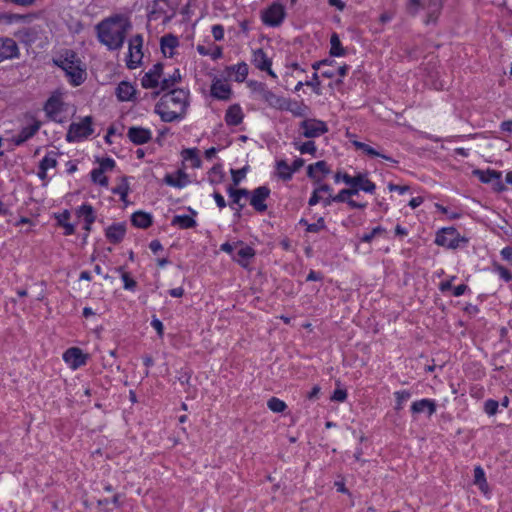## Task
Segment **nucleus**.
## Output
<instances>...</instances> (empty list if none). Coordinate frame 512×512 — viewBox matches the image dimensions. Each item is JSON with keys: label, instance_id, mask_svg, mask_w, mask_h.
Masks as SVG:
<instances>
[{"label": "nucleus", "instance_id": "nucleus-23", "mask_svg": "<svg viewBox=\"0 0 512 512\" xmlns=\"http://www.w3.org/2000/svg\"><path fill=\"white\" fill-rule=\"evenodd\" d=\"M126 230L125 222H115L105 228V236L109 242L117 244L124 239Z\"/></svg>", "mask_w": 512, "mask_h": 512}, {"label": "nucleus", "instance_id": "nucleus-1", "mask_svg": "<svg viewBox=\"0 0 512 512\" xmlns=\"http://www.w3.org/2000/svg\"><path fill=\"white\" fill-rule=\"evenodd\" d=\"M130 28L131 23L128 17L116 14L97 24V38L109 50H117L122 47Z\"/></svg>", "mask_w": 512, "mask_h": 512}, {"label": "nucleus", "instance_id": "nucleus-26", "mask_svg": "<svg viewBox=\"0 0 512 512\" xmlns=\"http://www.w3.org/2000/svg\"><path fill=\"white\" fill-rule=\"evenodd\" d=\"M19 56L16 42L11 38H0V62Z\"/></svg>", "mask_w": 512, "mask_h": 512}, {"label": "nucleus", "instance_id": "nucleus-10", "mask_svg": "<svg viewBox=\"0 0 512 512\" xmlns=\"http://www.w3.org/2000/svg\"><path fill=\"white\" fill-rule=\"evenodd\" d=\"M351 143L356 151L369 158H382L386 161H392L391 157L387 156L383 149L372 142H363L359 140H351Z\"/></svg>", "mask_w": 512, "mask_h": 512}, {"label": "nucleus", "instance_id": "nucleus-64", "mask_svg": "<svg viewBox=\"0 0 512 512\" xmlns=\"http://www.w3.org/2000/svg\"><path fill=\"white\" fill-rule=\"evenodd\" d=\"M423 202H424V198L423 197H421V196L413 197L409 201V206L412 209H415V208L419 207Z\"/></svg>", "mask_w": 512, "mask_h": 512}, {"label": "nucleus", "instance_id": "nucleus-63", "mask_svg": "<svg viewBox=\"0 0 512 512\" xmlns=\"http://www.w3.org/2000/svg\"><path fill=\"white\" fill-rule=\"evenodd\" d=\"M213 198H214L217 206L220 209H222V208H224L226 206V201H225L224 197L220 193L215 192L213 194Z\"/></svg>", "mask_w": 512, "mask_h": 512}, {"label": "nucleus", "instance_id": "nucleus-36", "mask_svg": "<svg viewBox=\"0 0 512 512\" xmlns=\"http://www.w3.org/2000/svg\"><path fill=\"white\" fill-rule=\"evenodd\" d=\"M112 193L118 195L120 200L124 203L127 202V197L130 191V184L127 177H121L116 186L112 188Z\"/></svg>", "mask_w": 512, "mask_h": 512}, {"label": "nucleus", "instance_id": "nucleus-14", "mask_svg": "<svg viewBox=\"0 0 512 512\" xmlns=\"http://www.w3.org/2000/svg\"><path fill=\"white\" fill-rule=\"evenodd\" d=\"M41 122L34 116H27L25 126L21 129L19 135L12 138L15 145H20L30 139L40 128Z\"/></svg>", "mask_w": 512, "mask_h": 512}, {"label": "nucleus", "instance_id": "nucleus-12", "mask_svg": "<svg viewBox=\"0 0 512 512\" xmlns=\"http://www.w3.org/2000/svg\"><path fill=\"white\" fill-rule=\"evenodd\" d=\"M356 196L355 190L350 188L341 189L336 195L331 193V197L327 198L326 206H330L332 203H346L350 208L353 209H364L366 207L365 203H359L353 200V197Z\"/></svg>", "mask_w": 512, "mask_h": 512}, {"label": "nucleus", "instance_id": "nucleus-52", "mask_svg": "<svg viewBox=\"0 0 512 512\" xmlns=\"http://www.w3.org/2000/svg\"><path fill=\"white\" fill-rule=\"evenodd\" d=\"M347 399V391L341 387L334 390L331 400L336 402H344Z\"/></svg>", "mask_w": 512, "mask_h": 512}, {"label": "nucleus", "instance_id": "nucleus-11", "mask_svg": "<svg viewBox=\"0 0 512 512\" xmlns=\"http://www.w3.org/2000/svg\"><path fill=\"white\" fill-rule=\"evenodd\" d=\"M143 39L140 35L132 37L128 45L127 66L135 69L141 63L143 58L142 52Z\"/></svg>", "mask_w": 512, "mask_h": 512}, {"label": "nucleus", "instance_id": "nucleus-22", "mask_svg": "<svg viewBox=\"0 0 512 512\" xmlns=\"http://www.w3.org/2000/svg\"><path fill=\"white\" fill-rule=\"evenodd\" d=\"M252 62L258 69L266 71L270 77L277 79L276 73L272 70V61L262 49L253 52Z\"/></svg>", "mask_w": 512, "mask_h": 512}, {"label": "nucleus", "instance_id": "nucleus-2", "mask_svg": "<svg viewBox=\"0 0 512 512\" xmlns=\"http://www.w3.org/2000/svg\"><path fill=\"white\" fill-rule=\"evenodd\" d=\"M189 96L190 93L186 89L172 90L161 96L155 105V113L164 122L180 121L187 113Z\"/></svg>", "mask_w": 512, "mask_h": 512}, {"label": "nucleus", "instance_id": "nucleus-42", "mask_svg": "<svg viewBox=\"0 0 512 512\" xmlns=\"http://www.w3.org/2000/svg\"><path fill=\"white\" fill-rule=\"evenodd\" d=\"M172 225L181 229H187L194 227L196 225V221L190 215H176L172 219Z\"/></svg>", "mask_w": 512, "mask_h": 512}, {"label": "nucleus", "instance_id": "nucleus-58", "mask_svg": "<svg viewBox=\"0 0 512 512\" xmlns=\"http://www.w3.org/2000/svg\"><path fill=\"white\" fill-rule=\"evenodd\" d=\"M151 326L156 330L159 337H163L164 334V325L158 318H153L151 320Z\"/></svg>", "mask_w": 512, "mask_h": 512}, {"label": "nucleus", "instance_id": "nucleus-20", "mask_svg": "<svg viewBox=\"0 0 512 512\" xmlns=\"http://www.w3.org/2000/svg\"><path fill=\"white\" fill-rule=\"evenodd\" d=\"M331 173V168L326 161H318L307 167V176L316 183L322 182Z\"/></svg>", "mask_w": 512, "mask_h": 512}, {"label": "nucleus", "instance_id": "nucleus-19", "mask_svg": "<svg viewBox=\"0 0 512 512\" xmlns=\"http://www.w3.org/2000/svg\"><path fill=\"white\" fill-rule=\"evenodd\" d=\"M478 179L483 183H490L493 188L497 191H503L505 189L504 184L501 180V172L495 170H475L473 172Z\"/></svg>", "mask_w": 512, "mask_h": 512}, {"label": "nucleus", "instance_id": "nucleus-3", "mask_svg": "<svg viewBox=\"0 0 512 512\" xmlns=\"http://www.w3.org/2000/svg\"><path fill=\"white\" fill-rule=\"evenodd\" d=\"M53 61L64 71L71 85L79 86L86 80V65L75 52L66 50L56 56Z\"/></svg>", "mask_w": 512, "mask_h": 512}, {"label": "nucleus", "instance_id": "nucleus-18", "mask_svg": "<svg viewBox=\"0 0 512 512\" xmlns=\"http://www.w3.org/2000/svg\"><path fill=\"white\" fill-rule=\"evenodd\" d=\"M210 93L211 96L216 99L228 100L232 95V90L227 80L214 77L212 79Z\"/></svg>", "mask_w": 512, "mask_h": 512}, {"label": "nucleus", "instance_id": "nucleus-30", "mask_svg": "<svg viewBox=\"0 0 512 512\" xmlns=\"http://www.w3.org/2000/svg\"><path fill=\"white\" fill-rule=\"evenodd\" d=\"M255 252L253 248L248 245L236 244V251L233 255V259L237 261L243 267H247L250 263V260L254 257Z\"/></svg>", "mask_w": 512, "mask_h": 512}, {"label": "nucleus", "instance_id": "nucleus-28", "mask_svg": "<svg viewBox=\"0 0 512 512\" xmlns=\"http://www.w3.org/2000/svg\"><path fill=\"white\" fill-rule=\"evenodd\" d=\"M164 182L171 187L181 189L189 185L191 180L183 170H178L174 173L166 174Z\"/></svg>", "mask_w": 512, "mask_h": 512}, {"label": "nucleus", "instance_id": "nucleus-5", "mask_svg": "<svg viewBox=\"0 0 512 512\" xmlns=\"http://www.w3.org/2000/svg\"><path fill=\"white\" fill-rule=\"evenodd\" d=\"M93 123L90 116L74 120L68 129L66 140L68 142H80L93 133Z\"/></svg>", "mask_w": 512, "mask_h": 512}, {"label": "nucleus", "instance_id": "nucleus-54", "mask_svg": "<svg viewBox=\"0 0 512 512\" xmlns=\"http://www.w3.org/2000/svg\"><path fill=\"white\" fill-rule=\"evenodd\" d=\"M498 402L492 399H489L484 404V410L488 415H494L498 409Z\"/></svg>", "mask_w": 512, "mask_h": 512}, {"label": "nucleus", "instance_id": "nucleus-31", "mask_svg": "<svg viewBox=\"0 0 512 512\" xmlns=\"http://www.w3.org/2000/svg\"><path fill=\"white\" fill-rule=\"evenodd\" d=\"M129 139L138 145L147 143L152 138V132L150 129L142 127H131L128 130Z\"/></svg>", "mask_w": 512, "mask_h": 512}, {"label": "nucleus", "instance_id": "nucleus-8", "mask_svg": "<svg viewBox=\"0 0 512 512\" xmlns=\"http://www.w3.org/2000/svg\"><path fill=\"white\" fill-rule=\"evenodd\" d=\"M163 67L161 64H155L151 67L141 79V84L146 89H155L161 85V88L169 87L168 80L162 78Z\"/></svg>", "mask_w": 512, "mask_h": 512}, {"label": "nucleus", "instance_id": "nucleus-47", "mask_svg": "<svg viewBox=\"0 0 512 512\" xmlns=\"http://www.w3.org/2000/svg\"><path fill=\"white\" fill-rule=\"evenodd\" d=\"M295 148L301 154L315 155V153H316V145L312 141H307V142H304V143H295Z\"/></svg>", "mask_w": 512, "mask_h": 512}, {"label": "nucleus", "instance_id": "nucleus-43", "mask_svg": "<svg viewBox=\"0 0 512 512\" xmlns=\"http://www.w3.org/2000/svg\"><path fill=\"white\" fill-rule=\"evenodd\" d=\"M330 54L334 57H342L346 54L345 49L342 47L340 39L337 34H332L330 38Z\"/></svg>", "mask_w": 512, "mask_h": 512}, {"label": "nucleus", "instance_id": "nucleus-16", "mask_svg": "<svg viewBox=\"0 0 512 512\" xmlns=\"http://www.w3.org/2000/svg\"><path fill=\"white\" fill-rule=\"evenodd\" d=\"M285 18L284 6L274 3L268 7L262 14L263 22L269 26H278Z\"/></svg>", "mask_w": 512, "mask_h": 512}, {"label": "nucleus", "instance_id": "nucleus-21", "mask_svg": "<svg viewBox=\"0 0 512 512\" xmlns=\"http://www.w3.org/2000/svg\"><path fill=\"white\" fill-rule=\"evenodd\" d=\"M270 195L269 188L261 186L251 192L250 204L258 212H264L267 209L266 200Z\"/></svg>", "mask_w": 512, "mask_h": 512}, {"label": "nucleus", "instance_id": "nucleus-49", "mask_svg": "<svg viewBox=\"0 0 512 512\" xmlns=\"http://www.w3.org/2000/svg\"><path fill=\"white\" fill-rule=\"evenodd\" d=\"M352 178H353V176H351L350 174H348L347 172L342 171V170H338L334 174V181L337 184L344 183V184H346L348 186H351V183L353 181Z\"/></svg>", "mask_w": 512, "mask_h": 512}, {"label": "nucleus", "instance_id": "nucleus-48", "mask_svg": "<svg viewBox=\"0 0 512 512\" xmlns=\"http://www.w3.org/2000/svg\"><path fill=\"white\" fill-rule=\"evenodd\" d=\"M123 288L128 291H134L136 288V281L129 275V273L120 269Z\"/></svg>", "mask_w": 512, "mask_h": 512}, {"label": "nucleus", "instance_id": "nucleus-27", "mask_svg": "<svg viewBox=\"0 0 512 512\" xmlns=\"http://www.w3.org/2000/svg\"><path fill=\"white\" fill-rule=\"evenodd\" d=\"M115 95L121 102L133 101L136 97V88L128 81H121L115 89Z\"/></svg>", "mask_w": 512, "mask_h": 512}, {"label": "nucleus", "instance_id": "nucleus-9", "mask_svg": "<svg viewBox=\"0 0 512 512\" xmlns=\"http://www.w3.org/2000/svg\"><path fill=\"white\" fill-rule=\"evenodd\" d=\"M62 358L68 368L75 371L86 365L89 355L78 347H70L63 353Z\"/></svg>", "mask_w": 512, "mask_h": 512}, {"label": "nucleus", "instance_id": "nucleus-34", "mask_svg": "<svg viewBox=\"0 0 512 512\" xmlns=\"http://www.w3.org/2000/svg\"><path fill=\"white\" fill-rule=\"evenodd\" d=\"M244 118L242 108L238 104H234L228 107L225 113V123L228 126L239 125Z\"/></svg>", "mask_w": 512, "mask_h": 512}, {"label": "nucleus", "instance_id": "nucleus-29", "mask_svg": "<svg viewBox=\"0 0 512 512\" xmlns=\"http://www.w3.org/2000/svg\"><path fill=\"white\" fill-rule=\"evenodd\" d=\"M228 78L236 82H244L248 76V65L244 62L228 66L225 69Z\"/></svg>", "mask_w": 512, "mask_h": 512}, {"label": "nucleus", "instance_id": "nucleus-40", "mask_svg": "<svg viewBox=\"0 0 512 512\" xmlns=\"http://www.w3.org/2000/svg\"><path fill=\"white\" fill-rule=\"evenodd\" d=\"M197 51L200 55L210 56L213 60L220 59L223 55L222 48L217 45L206 47L205 45H197Z\"/></svg>", "mask_w": 512, "mask_h": 512}, {"label": "nucleus", "instance_id": "nucleus-6", "mask_svg": "<svg viewBox=\"0 0 512 512\" xmlns=\"http://www.w3.org/2000/svg\"><path fill=\"white\" fill-rule=\"evenodd\" d=\"M98 167L91 171L92 181L102 187H108L107 174L112 172L116 166L114 159L110 157L97 159Z\"/></svg>", "mask_w": 512, "mask_h": 512}, {"label": "nucleus", "instance_id": "nucleus-17", "mask_svg": "<svg viewBox=\"0 0 512 512\" xmlns=\"http://www.w3.org/2000/svg\"><path fill=\"white\" fill-rule=\"evenodd\" d=\"M301 129L307 138L319 137L328 131L326 123L317 119L304 120L301 123Z\"/></svg>", "mask_w": 512, "mask_h": 512}, {"label": "nucleus", "instance_id": "nucleus-57", "mask_svg": "<svg viewBox=\"0 0 512 512\" xmlns=\"http://www.w3.org/2000/svg\"><path fill=\"white\" fill-rule=\"evenodd\" d=\"M211 32L216 41H221L224 38V28L221 25H214Z\"/></svg>", "mask_w": 512, "mask_h": 512}, {"label": "nucleus", "instance_id": "nucleus-32", "mask_svg": "<svg viewBox=\"0 0 512 512\" xmlns=\"http://www.w3.org/2000/svg\"><path fill=\"white\" fill-rule=\"evenodd\" d=\"M411 411L414 414L427 413L428 416H431L436 411V402L426 398L414 401L411 405Z\"/></svg>", "mask_w": 512, "mask_h": 512}, {"label": "nucleus", "instance_id": "nucleus-61", "mask_svg": "<svg viewBox=\"0 0 512 512\" xmlns=\"http://www.w3.org/2000/svg\"><path fill=\"white\" fill-rule=\"evenodd\" d=\"M324 228V220L321 218L317 221V223L309 224L307 226V231L309 232H317L320 229Z\"/></svg>", "mask_w": 512, "mask_h": 512}, {"label": "nucleus", "instance_id": "nucleus-24", "mask_svg": "<svg viewBox=\"0 0 512 512\" xmlns=\"http://www.w3.org/2000/svg\"><path fill=\"white\" fill-rule=\"evenodd\" d=\"M76 216L79 222L83 223V228L86 231H90L91 225L94 223L96 219V214L93 207L90 204H82L79 206L76 211Z\"/></svg>", "mask_w": 512, "mask_h": 512}, {"label": "nucleus", "instance_id": "nucleus-37", "mask_svg": "<svg viewBox=\"0 0 512 512\" xmlns=\"http://www.w3.org/2000/svg\"><path fill=\"white\" fill-rule=\"evenodd\" d=\"M182 159L184 165L190 168H199L201 166V160L195 149H186L182 152Z\"/></svg>", "mask_w": 512, "mask_h": 512}, {"label": "nucleus", "instance_id": "nucleus-13", "mask_svg": "<svg viewBox=\"0 0 512 512\" xmlns=\"http://www.w3.org/2000/svg\"><path fill=\"white\" fill-rule=\"evenodd\" d=\"M353 181L351 183V189L355 190V194L364 192L367 194H373L376 190V184L370 179L368 172H358L353 175Z\"/></svg>", "mask_w": 512, "mask_h": 512}, {"label": "nucleus", "instance_id": "nucleus-50", "mask_svg": "<svg viewBox=\"0 0 512 512\" xmlns=\"http://www.w3.org/2000/svg\"><path fill=\"white\" fill-rule=\"evenodd\" d=\"M246 174H247L246 167L241 168V169H231V176H232L234 185H238L246 177Z\"/></svg>", "mask_w": 512, "mask_h": 512}, {"label": "nucleus", "instance_id": "nucleus-4", "mask_svg": "<svg viewBox=\"0 0 512 512\" xmlns=\"http://www.w3.org/2000/svg\"><path fill=\"white\" fill-rule=\"evenodd\" d=\"M46 116L56 122H63L68 112V104L64 101L62 92H54L44 104Z\"/></svg>", "mask_w": 512, "mask_h": 512}, {"label": "nucleus", "instance_id": "nucleus-39", "mask_svg": "<svg viewBox=\"0 0 512 512\" xmlns=\"http://www.w3.org/2000/svg\"><path fill=\"white\" fill-rule=\"evenodd\" d=\"M131 221L138 228H147L152 224V216L149 213L138 211L133 213Z\"/></svg>", "mask_w": 512, "mask_h": 512}, {"label": "nucleus", "instance_id": "nucleus-45", "mask_svg": "<svg viewBox=\"0 0 512 512\" xmlns=\"http://www.w3.org/2000/svg\"><path fill=\"white\" fill-rule=\"evenodd\" d=\"M228 194L230 196V198L232 199V201L239 205L240 208L243 207V204L241 203V200L243 198H246L248 196V191L246 189H233V188H229L228 189Z\"/></svg>", "mask_w": 512, "mask_h": 512}, {"label": "nucleus", "instance_id": "nucleus-41", "mask_svg": "<svg viewBox=\"0 0 512 512\" xmlns=\"http://www.w3.org/2000/svg\"><path fill=\"white\" fill-rule=\"evenodd\" d=\"M276 174L283 180H289L294 174V169L285 160H279L276 162Z\"/></svg>", "mask_w": 512, "mask_h": 512}, {"label": "nucleus", "instance_id": "nucleus-55", "mask_svg": "<svg viewBox=\"0 0 512 512\" xmlns=\"http://www.w3.org/2000/svg\"><path fill=\"white\" fill-rule=\"evenodd\" d=\"M286 74L291 76H298L300 73H303L304 70L295 62L286 65Z\"/></svg>", "mask_w": 512, "mask_h": 512}, {"label": "nucleus", "instance_id": "nucleus-62", "mask_svg": "<svg viewBox=\"0 0 512 512\" xmlns=\"http://www.w3.org/2000/svg\"><path fill=\"white\" fill-rule=\"evenodd\" d=\"M221 250L233 256L236 251V244L223 243L221 245Z\"/></svg>", "mask_w": 512, "mask_h": 512}, {"label": "nucleus", "instance_id": "nucleus-53", "mask_svg": "<svg viewBox=\"0 0 512 512\" xmlns=\"http://www.w3.org/2000/svg\"><path fill=\"white\" fill-rule=\"evenodd\" d=\"M287 110L292 112L296 116H301L304 114L306 108L298 103L289 102L286 107Z\"/></svg>", "mask_w": 512, "mask_h": 512}, {"label": "nucleus", "instance_id": "nucleus-46", "mask_svg": "<svg viewBox=\"0 0 512 512\" xmlns=\"http://www.w3.org/2000/svg\"><path fill=\"white\" fill-rule=\"evenodd\" d=\"M267 406L271 411L275 413H281L287 408L286 403L276 397H272L271 399H269L267 402Z\"/></svg>", "mask_w": 512, "mask_h": 512}, {"label": "nucleus", "instance_id": "nucleus-35", "mask_svg": "<svg viewBox=\"0 0 512 512\" xmlns=\"http://www.w3.org/2000/svg\"><path fill=\"white\" fill-rule=\"evenodd\" d=\"M71 214L68 210L55 215L57 223L64 229L65 235H72L75 232V224L70 222Z\"/></svg>", "mask_w": 512, "mask_h": 512}, {"label": "nucleus", "instance_id": "nucleus-56", "mask_svg": "<svg viewBox=\"0 0 512 512\" xmlns=\"http://www.w3.org/2000/svg\"><path fill=\"white\" fill-rule=\"evenodd\" d=\"M21 19H24V16L16 14H0V23H13Z\"/></svg>", "mask_w": 512, "mask_h": 512}, {"label": "nucleus", "instance_id": "nucleus-33", "mask_svg": "<svg viewBox=\"0 0 512 512\" xmlns=\"http://www.w3.org/2000/svg\"><path fill=\"white\" fill-rule=\"evenodd\" d=\"M331 197V188L328 185H320L317 188L314 189L310 199H309V205L314 206L318 203H322L325 207L327 198Z\"/></svg>", "mask_w": 512, "mask_h": 512}, {"label": "nucleus", "instance_id": "nucleus-60", "mask_svg": "<svg viewBox=\"0 0 512 512\" xmlns=\"http://www.w3.org/2000/svg\"><path fill=\"white\" fill-rule=\"evenodd\" d=\"M387 188L390 192H398L401 195L405 194L409 190L408 186L396 185L392 183H389Z\"/></svg>", "mask_w": 512, "mask_h": 512}, {"label": "nucleus", "instance_id": "nucleus-51", "mask_svg": "<svg viewBox=\"0 0 512 512\" xmlns=\"http://www.w3.org/2000/svg\"><path fill=\"white\" fill-rule=\"evenodd\" d=\"M320 84L319 75L316 72L313 74L310 81L305 82V85L310 86L318 95L321 94Z\"/></svg>", "mask_w": 512, "mask_h": 512}, {"label": "nucleus", "instance_id": "nucleus-15", "mask_svg": "<svg viewBox=\"0 0 512 512\" xmlns=\"http://www.w3.org/2000/svg\"><path fill=\"white\" fill-rule=\"evenodd\" d=\"M59 153L55 150H51L46 153L44 158L41 160L39 165V171L38 176L39 178L44 181L48 182L50 179L49 172L51 170H54L57 166V159H58Z\"/></svg>", "mask_w": 512, "mask_h": 512}, {"label": "nucleus", "instance_id": "nucleus-59", "mask_svg": "<svg viewBox=\"0 0 512 512\" xmlns=\"http://www.w3.org/2000/svg\"><path fill=\"white\" fill-rule=\"evenodd\" d=\"M384 232V229L381 227H375L371 232L366 233L362 236V241L370 242L376 235Z\"/></svg>", "mask_w": 512, "mask_h": 512}, {"label": "nucleus", "instance_id": "nucleus-7", "mask_svg": "<svg viewBox=\"0 0 512 512\" xmlns=\"http://www.w3.org/2000/svg\"><path fill=\"white\" fill-rule=\"evenodd\" d=\"M466 240L459 234V232L452 227L443 228L436 234L435 243L449 249H456L465 243Z\"/></svg>", "mask_w": 512, "mask_h": 512}, {"label": "nucleus", "instance_id": "nucleus-25", "mask_svg": "<svg viewBox=\"0 0 512 512\" xmlns=\"http://www.w3.org/2000/svg\"><path fill=\"white\" fill-rule=\"evenodd\" d=\"M179 39L175 35H164L160 40L162 54L167 58H172L177 54Z\"/></svg>", "mask_w": 512, "mask_h": 512}, {"label": "nucleus", "instance_id": "nucleus-44", "mask_svg": "<svg viewBox=\"0 0 512 512\" xmlns=\"http://www.w3.org/2000/svg\"><path fill=\"white\" fill-rule=\"evenodd\" d=\"M395 397V409L401 410L405 406L406 402L411 398V393L408 390H400L394 392Z\"/></svg>", "mask_w": 512, "mask_h": 512}, {"label": "nucleus", "instance_id": "nucleus-38", "mask_svg": "<svg viewBox=\"0 0 512 512\" xmlns=\"http://www.w3.org/2000/svg\"><path fill=\"white\" fill-rule=\"evenodd\" d=\"M474 484L482 493L488 494L489 486L486 480L485 472L480 466H476L474 469Z\"/></svg>", "mask_w": 512, "mask_h": 512}]
</instances>
